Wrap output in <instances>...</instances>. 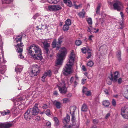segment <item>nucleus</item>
Returning a JSON list of instances; mask_svg holds the SVG:
<instances>
[{"label":"nucleus","mask_w":128,"mask_h":128,"mask_svg":"<svg viewBox=\"0 0 128 128\" xmlns=\"http://www.w3.org/2000/svg\"><path fill=\"white\" fill-rule=\"evenodd\" d=\"M104 92L105 93L107 94H109V93L108 92V90L106 89H105L104 90Z\"/></svg>","instance_id":"bf43d9fd"},{"label":"nucleus","mask_w":128,"mask_h":128,"mask_svg":"<svg viewBox=\"0 0 128 128\" xmlns=\"http://www.w3.org/2000/svg\"><path fill=\"white\" fill-rule=\"evenodd\" d=\"M93 36L92 35H91L89 36V38L88 39L90 40H92V37H93Z\"/></svg>","instance_id":"0e129e2a"},{"label":"nucleus","mask_w":128,"mask_h":128,"mask_svg":"<svg viewBox=\"0 0 128 128\" xmlns=\"http://www.w3.org/2000/svg\"><path fill=\"white\" fill-rule=\"evenodd\" d=\"M33 116L29 109L24 113V118L27 121H29Z\"/></svg>","instance_id":"9b49d317"},{"label":"nucleus","mask_w":128,"mask_h":128,"mask_svg":"<svg viewBox=\"0 0 128 128\" xmlns=\"http://www.w3.org/2000/svg\"><path fill=\"white\" fill-rule=\"evenodd\" d=\"M76 107L74 106H71L70 108V113L72 116V120L74 121L75 120L74 116V112L76 109Z\"/></svg>","instance_id":"f8f14e48"},{"label":"nucleus","mask_w":128,"mask_h":128,"mask_svg":"<svg viewBox=\"0 0 128 128\" xmlns=\"http://www.w3.org/2000/svg\"><path fill=\"white\" fill-rule=\"evenodd\" d=\"M40 70L39 65L38 66L37 64L33 65L32 66V71L30 74L31 77H32L34 76H36L40 73Z\"/></svg>","instance_id":"20e7f679"},{"label":"nucleus","mask_w":128,"mask_h":128,"mask_svg":"<svg viewBox=\"0 0 128 128\" xmlns=\"http://www.w3.org/2000/svg\"><path fill=\"white\" fill-rule=\"evenodd\" d=\"M82 68L83 70L84 71L86 72V68L84 66H82Z\"/></svg>","instance_id":"603ef678"},{"label":"nucleus","mask_w":128,"mask_h":128,"mask_svg":"<svg viewBox=\"0 0 128 128\" xmlns=\"http://www.w3.org/2000/svg\"><path fill=\"white\" fill-rule=\"evenodd\" d=\"M42 107L44 109L48 107V106L46 104H45L43 105Z\"/></svg>","instance_id":"49530a36"},{"label":"nucleus","mask_w":128,"mask_h":128,"mask_svg":"<svg viewBox=\"0 0 128 128\" xmlns=\"http://www.w3.org/2000/svg\"><path fill=\"white\" fill-rule=\"evenodd\" d=\"M1 124L2 128H10L13 125V124L10 123H2Z\"/></svg>","instance_id":"4468645a"},{"label":"nucleus","mask_w":128,"mask_h":128,"mask_svg":"<svg viewBox=\"0 0 128 128\" xmlns=\"http://www.w3.org/2000/svg\"><path fill=\"white\" fill-rule=\"evenodd\" d=\"M86 78H83L82 80V84H84V82L86 80Z\"/></svg>","instance_id":"864d4df0"},{"label":"nucleus","mask_w":128,"mask_h":128,"mask_svg":"<svg viewBox=\"0 0 128 128\" xmlns=\"http://www.w3.org/2000/svg\"><path fill=\"white\" fill-rule=\"evenodd\" d=\"M46 125L49 127H50L51 126V123L50 122H48L46 123Z\"/></svg>","instance_id":"3c124183"},{"label":"nucleus","mask_w":128,"mask_h":128,"mask_svg":"<svg viewBox=\"0 0 128 128\" xmlns=\"http://www.w3.org/2000/svg\"><path fill=\"white\" fill-rule=\"evenodd\" d=\"M69 7H71L72 6V3L71 1L70 0H68L67 3L66 4Z\"/></svg>","instance_id":"c9c22d12"},{"label":"nucleus","mask_w":128,"mask_h":128,"mask_svg":"<svg viewBox=\"0 0 128 128\" xmlns=\"http://www.w3.org/2000/svg\"><path fill=\"white\" fill-rule=\"evenodd\" d=\"M38 105L37 104H36L32 108H30L29 109L33 116L36 115L40 112V110L38 109L37 106Z\"/></svg>","instance_id":"6e6552de"},{"label":"nucleus","mask_w":128,"mask_h":128,"mask_svg":"<svg viewBox=\"0 0 128 128\" xmlns=\"http://www.w3.org/2000/svg\"><path fill=\"white\" fill-rule=\"evenodd\" d=\"M122 82V79L121 78H120L118 80V84H120Z\"/></svg>","instance_id":"13d9d810"},{"label":"nucleus","mask_w":128,"mask_h":128,"mask_svg":"<svg viewBox=\"0 0 128 128\" xmlns=\"http://www.w3.org/2000/svg\"><path fill=\"white\" fill-rule=\"evenodd\" d=\"M22 68L23 67L22 66L17 65L15 68V71L17 73H20L22 71Z\"/></svg>","instance_id":"dca6fc26"},{"label":"nucleus","mask_w":128,"mask_h":128,"mask_svg":"<svg viewBox=\"0 0 128 128\" xmlns=\"http://www.w3.org/2000/svg\"><path fill=\"white\" fill-rule=\"evenodd\" d=\"M88 108L87 106L85 104H83L81 108V111L83 112H86Z\"/></svg>","instance_id":"a211bd4d"},{"label":"nucleus","mask_w":128,"mask_h":128,"mask_svg":"<svg viewBox=\"0 0 128 128\" xmlns=\"http://www.w3.org/2000/svg\"><path fill=\"white\" fill-rule=\"evenodd\" d=\"M48 2L51 4H57V0H47Z\"/></svg>","instance_id":"a878e982"},{"label":"nucleus","mask_w":128,"mask_h":128,"mask_svg":"<svg viewBox=\"0 0 128 128\" xmlns=\"http://www.w3.org/2000/svg\"><path fill=\"white\" fill-rule=\"evenodd\" d=\"M48 10L51 11H55L54 8V5H51L50 6H49L48 7Z\"/></svg>","instance_id":"c85d7f7f"},{"label":"nucleus","mask_w":128,"mask_h":128,"mask_svg":"<svg viewBox=\"0 0 128 128\" xmlns=\"http://www.w3.org/2000/svg\"><path fill=\"white\" fill-rule=\"evenodd\" d=\"M50 72V70H49L46 72V74L47 76H50L51 75Z\"/></svg>","instance_id":"09e8293b"},{"label":"nucleus","mask_w":128,"mask_h":128,"mask_svg":"<svg viewBox=\"0 0 128 128\" xmlns=\"http://www.w3.org/2000/svg\"><path fill=\"white\" fill-rule=\"evenodd\" d=\"M47 76V74L45 73L42 76V79H44Z\"/></svg>","instance_id":"5fc2aeb1"},{"label":"nucleus","mask_w":128,"mask_h":128,"mask_svg":"<svg viewBox=\"0 0 128 128\" xmlns=\"http://www.w3.org/2000/svg\"><path fill=\"white\" fill-rule=\"evenodd\" d=\"M82 52L84 54H85L86 52V50L85 48L84 47L82 48L81 49Z\"/></svg>","instance_id":"79ce46f5"},{"label":"nucleus","mask_w":128,"mask_h":128,"mask_svg":"<svg viewBox=\"0 0 128 128\" xmlns=\"http://www.w3.org/2000/svg\"><path fill=\"white\" fill-rule=\"evenodd\" d=\"M112 105L114 106H115L116 105V102L114 99H113L112 100Z\"/></svg>","instance_id":"ea45409f"},{"label":"nucleus","mask_w":128,"mask_h":128,"mask_svg":"<svg viewBox=\"0 0 128 128\" xmlns=\"http://www.w3.org/2000/svg\"><path fill=\"white\" fill-rule=\"evenodd\" d=\"M15 40H16V42H20V43L21 42L22 40V37L21 36L20 38H18L17 37H16L15 38Z\"/></svg>","instance_id":"f704fd0d"},{"label":"nucleus","mask_w":128,"mask_h":128,"mask_svg":"<svg viewBox=\"0 0 128 128\" xmlns=\"http://www.w3.org/2000/svg\"><path fill=\"white\" fill-rule=\"evenodd\" d=\"M69 28V26L65 24L63 27V29L64 31H66L68 30Z\"/></svg>","instance_id":"bb28decb"},{"label":"nucleus","mask_w":128,"mask_h":128,"mask_svg":"<svg viewBox=\"0 0 128 128\" xmlns=\"http://www.w3.org/2000/svg\"><path fill=\"white\" fill-rule=\"evenodd\" d=\"M110 102L108 100H104L102 102V104L106 107L110 105Z\"/></svg>","instance_id":"412c9836"},{"label":"nucleus","mask_w":128,"mask_h":128,"mask_svg":"<svg viewBox=\"0 0 128 128\" xmlns=\"http://www.w3.org/2000/svg\"><path fill=\"white\" fill-rule=\"evenodd\" d=\"M100 4H98L96 10V13L97 14H99L100 12Z\"/></svg>","instance_id":"cd10ccee"},{"label":"nucleus","mask_w":128,"mask_h":128,"mask_svg":"<svg viewBox=\"0 0 128 128\" xmlns=\"http://www.w3.org/2000/svg\"><path fill=\"white\" fill-rule=\"evenodd\" d=\"M75 43L76 46H79L81 44L82 42L80 40H77L76 41Z\"/></svg>","instance_id":"c756f323"},{"label":"nucleus","mask_w":128,"mask_h":128,"mask_svg":"<svg viewBox=\"0 0 128 128\" xmlns=\"http://www.w3.org/2000/svg\"><path fill=\"white\" fill-rule=\"evenodd\" d=\"M57 86L58 87V89L60 93L62 94H65L66 92L67 88L66 86L65 82L64 80H62V82L57 84Z\"/></svg>","instance_id":"423d86ee"},{"label":"nucleus","mask_w":128,"mask_h":128,"mask_svg":"<svg viewBox=\"0 0 128 128\" xmlns=\"http://www.w3.org/2000/svg\"><path fill=\"white\" fill-rule=\"evenodd\" d=\"M72 125H65L63 126V128H72Z\"/></svg>","instance_id":"a18cd8bd"},{"label":"nucleus","mask_w":128,"mask_h":128,"mask_svg":"<svg viewBox=\"0 0 128 128\" xmlns=\"http://www.w3.org/2000/svg\"><path fill=\"white\" fill-rule=\"evenodd\" d=\"M101 21V24L102 25V24L103 22L104 21V19L103 18H100L99 19Z\"/></svg>","instance_id":"6e6d98bb"},{"label":"nucleus","mask_w":128,"mask_h":128,"mask_svg":"<svg viewBox=\"0 0 128 128\" xmlns=\"http://www.w3.org/2000/svg\"><path fill=\"white\" fill-rule=\"evenodd\" d=\"M40 119V116H37L36 117V120H39Z\"/></svg>","instance_id":"4d7b16f0"},{"label":"nucleus","mask_w":128,"mask_h":128,"mask_svg":"<svg viewBox=\"0 0 128 128\" xmlns=\"http://www.w3.org/2000/svg\"><path fill=\"white\" fill-rule=\"evenodd\" d=\"M5 112H4V113L5 114H5V115L8 114L10 112V110H5Z\"/></svg>","instance_id":"8fccbe9b"},{"label":"nucleus","mask_w":128,"mask_h":128,"mask_svg":"<svg viewBox=\"0 0 128 128\" xmlns=\"http://www.w3.org/2000/svg\"><path fill=\"white\" fill-rule=\"evenodd\" d=\"M51 112H50V110L49 109H47L46 111L45 112V114L46 115L48 116H50Z\"/></svg>","instance_id":"473e14b6"},{"label":"nucleus","mask_w":128,"mask_h":128,"mask_svg":"<svg viewBox=\"0 0 128 128\" xmlns=\"http://www.w3.org/2000/svg\"><path fill=\"white\" fill-rule=\"evenodd\" d=\"M114 2L115 3L113 4L114 9L117 10L118 11H120L121 10V3L118 0H115Z\"/></svg>","instance_id":"9d476101"},{"label":"nucleus","mask_w":128,"mask_h":128,"mask_svg":"<svg viewBox=\"0 0 128 128\" xmlns=\"http://www.w3.org/2000/svg\"><path fill=\"white\" fill-rule=\"evenodd\" d=\"M55 11L60 10L62 9V7L59 5H54Z\"/></svg>","instance_id":"393cba45"},{"label":"nucleus","mask_w":128,"mask_h":128,"mask_svg":"<svg viewBox=\"0 0 128 128\" xmlns=\"http://www.w3.org/2000/svg\"><path fill=\"white\" fill-rule=\"evenodd\" d=\"M40 16V14L38 13H37L34 15L33 17V18L35 20L36 18Z\"/></svg>","instance_id":"c03bdc74"},{"label":"nucleus","mask_w":128,"mask_h":128,"mask_svg":"<svg viewBox=\"0 0 128 128\" xmlns=\"http://www.w3.org/2000/svg\"><path fill=\"white\" fill-rule=\"evenodd\" d=\"M28 54L35 60L41 59L42 50L39 46L36 44H33L28 47L26 49Z\"/></svg>","instance_id":"f257e3e1"},{"label":"nucleus","mask_w":128,"mask_h":128,"mask_svg":"<svg viewBox=\"0 0 128 128\" xmlns=\"http://www.w3.org/2000/svg\"><path fill=\"white\" fill-rule=\"evenodd\" d=\"M85 14L84 10L82 9V12H79L78 15L80 18H84V17Z\"/></svg>","instance_id":"aec40b11"},{"label":"nucleus","mask_w":128,"mask_h":128,"mask_svg":"<svg viewBox=\"0 0 128 128\" xmlns=\"http://www.w3.org/2000/svg\"><path fill=\"white\" fill-rule=\"evenodd\" d=\"M72 96V94L71 93H69L67 95V97L68 98H70Z\"/></svg>","instance_id":"69168bd1"},{"label":"nucleus","mask_w":128,"mask_h":128,"mask_svg":"<svg viewBox=\"0 0 128 128\" xmlns=\"http://www.w3.org/2000/svg\"><path fill=\"white\" fill-rule=\"evenodd\" d=\"M88 56L86 57V58L88 59L90 58L91 56V52H88Z\"/></svg>","instance_id":"de8ad7c7"},{"label":"nucleus","mask_w":128,"mask_h":128,"mask_svg":"<svg viewBox=\"0 0 128 128\" xmlns=\"http://www.w3.org/2000/svg\"><path fill=\"white\" fill-rule=\"evenodd\" d=\"M110 116V113H108L106 115V116L105 117V118L106 119H107Z\"/></svg>","instance_id":"680f3d73"},{"label":"nucleus","mask_w":128,"mask_h":128,"mask_svg":"<svg viewBox=\"0 0 128 128\" xmlns=\"http://www.w3.org/2000/svg\"><path fill=\"white\" fill-rule=\"evenodd\" d=\"M86 20L88 24H89L90 25L92 24V18H88L87 20Z\"/></svg>","instance_id":"2f4dec72"},{"label":"nucleus","mask_w":128,"mask_h":128,"mask_svg":"<svg viewBox=\"0 0 128 128\" xmlns=\"http://www.w3.org/2000/svg\"><path fill=\"white\" fill-rule=\"evenodd\" d=\"M41 42L43 45L44 52L47 54H49L50 53L49 48L50 47V44L48 43L47 40H43Z\"/></svg>","instance_id":"0eeeda50"},{"label":"nucleus","mask_w":128,"mask_h":128,"mask_svg":"<svg viewBox=\"0 0 128 128\" xmlns=\"http://www.w3.org/2000/svg\"><path fill=\"white\" fill-rule=\"evenodd\" d=\"M66 50L64 47L61 48V50H60L57 56L58 58L55 61L56 66L61 65L62 64L64 58L66 54Z\"/></svg>","instance_id":"7ed1b4c3"},{"label":"nucleus","mask_w":128,"mask_h":128,"mask_svg":"<svg viewBox=\"0 0 128 128\" xmlns=\"http://www.w3.org/2000/svg\"><path fill=\"white\" fill-rule=\"evenodd\" d=\"M53 103L57 108L59 109L61 108V104L60 102L55 101L53 102Z\"/></svg>","instance_id":"f3484780"},{"label":"nucleus","mask_w":128,"mask_h":128,"mask_svg":"<svg viewBox=\"0 0 128 128\" xmlns=\"http://www.w3.org/2000/svg\"><path fill=\"white\" fill-rule=\"evenodd\" d=\"M54 125L56 126H58L59 124V122L58 118L56 117H54Z\"/></svg>","instance_id":"5701e85b"},{"label":"nucleus","mask_w":128,"mask_h":128,"mask_svg":"<svg viewBox=\"0 0 128 128\" xmlns=\"http://www.w3.org/2000/svg\"><path fill=\"white\" fill-rule=\"evenodd\" d=\"M87 65L90 67L92 66L94 64V63L92 61H89L87 64Z\"/></svg>","instance_id":"72a5a7b5"},{"label":"nucleus","mask_w":128,"mask_h":128,"mask_svg":"<svg viewBox=\"0 0 128 128\" xmlns=\"http://www.w3.org/2000/svg\"><path fill=\"white\" fill-rule=\"evenodd\" d=\"M63 39V37L62 36H60L59 38L58 39V42L57 43L58 44L57 45H58V46L56 48V50H58L60 46V45L62 43V40Z\"/></svg>","instance_id":"2eb2a0df"},{"label":"nucleus","mask_w":128,"mask_h":128,"mask_svg":"<svg viewBox=\"0 0 128 128\" xmlns=\"http://www.w3.org/2000/svg\"><path fill=\"white\" fill-rule=\"evenodd\" d=\"M121 115L124 118H128V107H124L121 108Z\"/></svg>","instance_id":"1a4fd4ad"},{"label":"nucleus","mask_w":128,"mask_h":128,"mask_svg":"<svg viewBox=\"0 0 128 128\" xmlns=\"http://www.w3.org/2000/svg\"><path fill=\"white\" fill-rule=\"evenodd\" d=\"M58 44V43H56V39H55L53 41L52 43V46L53 48H55L56 47H57L58 46V45L57 44Z\"/></svg>","instance_id":"4be33fe9"},{"label":"nucleus","mask_w":128,"mask_h":128,"mask_svg":"<svg viewBox=\"0 0 128 128\" xmlns=\"http://www.w3.org/2000/svg\"><path fill=\"white\" fill-rule=\"evenodd\" d=\"M74 56L73 52L71 53V56L68 60V63L66 64L63 68L62 72L65 76H68L72 72V67L74 65Z\"/></svg>","instance_id":"f03ea898"},{"label":"nucleus","mask_w":128,"mask_h":128,"mask_svg":"<svg viewBox=\"0 0 128 128\" xmlns=\"http://www.w3.org/2000/svg\"><path fill=\"white\" fill-rule=\"evenodd\" d=\"M74 86L75 87L76 85L78 84V83L76 80H75L74 82Z\"/></svg>","instance_id":"338daca9"},{"label":"nucleus","mask_w":128,"mask_h":128,"mask_svg":"<svg viewBox=\"0 0 128 128\" xmlns=\"http://www.w3.org/2000/svg\"><path fill=\"white\" fill-rule=\"evenodd\" d=\"M54 95L57 96L58 95V92L57 91H56L54 92Z\"/></svg>","instance_id":"774afa93"},{"label":"nucleus","mask_w":128,"mask_h":128,"mask_svg":"<svg viewBox=\"0 0 128 128\" xmlns=\"http://www.w3.org/2000/svg\"><path fill=\"white\" fill-rule=\"evenodd\" d=\"M82 6V4H79L78 5L76 6L75 5V8L77 9H78V7H80Z\"/></svg>","instance_id":"052dcab7"},{"label":"nucleus","mask_w":128,"mask_h":128,"mask_svg":"<svg viewBox=\"0 0 128 128\" xmlns=\"http://www.w3.org/2000/svg\"><path fill=\"white\" fill-rule=\"evenodd\" d=\"M116 56L118 60L120 61L121 60V52L120 51H118L117 52Z\"/></svg>","instance_id":"b1692460"},{"label":"nucleus","mask_w":128,"mask_h":128,"mask_svg":"<svg viewBox=\"0 0 128 128\" xmlns=\"http://www.w3.org/2000/svg\"><path fill=\"white\" fill-rule=\"evenodd\" d=\"M65 24L69 26L71 24V22L70 19H68L65 22Z\"/></svg>","instance_id":"7c9ffc66"},{"label":"nucleus","mask_w":128,"mask_h":128,"mask_svg":"<svg viewBox=\"0 0 128 128\" xmlns=\"http://www.w3.org/2000/svg\"><path fill=\"white\" fill-rule=\"evenodd\" d=\"M92 122L94 124H96L98 123V121L97 120L94 119L93 120Z\"/></svg>","instance_id":"a19ab883"},{"label":"nucleus","mask_w":128,"mask_h":128,"mask_svg":"<svg viewBox=\"0 0 128 128\" xmlns=\"http://www.w3.org/2000/svg\"><path fill=\"white\" fill-rule=\"evenodd\" d=\"M74 80V78L73 77H71V78L70 80V82L71 83H72Z\"/></svg>","instance_id":"e2e57ef3"},{"label":"nucleus","mask_w":128,"mask_h":128,"mask_svg":"<svg viewBox=\"0 0 128 128\" xmlns=\"http://www.w3.org/2000/svg\"><path fill=\"white\" fill-rule=\"evenodd\" d=\"M63 101L64 103H66L68 102L70 100L68 98H64L63 100Z\"/></svg>","instance_id":"58836bf2"},{"label":"nucleus","mask_w":128,"mask_h":128,"mask_svg":"<svg viewBox=\"0 0 128 128\" xmlns=\"http://www.w3.org/2000/svg\"><path fill=\"white\" fill-rule=\"evenodd\" d=\"M70 116L68 114H67L66 117L64 118L63 120V122L64 123L65 122L66 123L69 122L70 121Z\"/></svg>","instance_id":"6ab92c4d"},{"label":"nucleus","mask_w":128,"mask_h":128,"mask_svg":"<svg viewBox=\"0 0 128 128\" xmlns=\"http://www.w3.org/2000/svg\"><path fill=\"white\" fill-rule=\"evenodd\" d=\"M87 88L83 86L82 90V92L83 94H85L87 91Z\"/></svg>","instance_id":"e433bc0d"},{"label":"nucleus","mask_w":128,"mask_h":128,"mask_svg":"<svg viewBox=\"0 0 128 128\" xmlns=\"http://www.w3.org/2000/svg\"><path fill=\"white\" fill-rule=\"evenodd\" d=\"M26 96H21L18 99L19 100H25L26 98Z\"/></svg>","instance_id":"4c0bfd02"},{"label":"nucleus","mask_w":128,"mask_h":128,"mask_svg":"<svg viewBox=\"0 0 128 128\" xmlns=\"http://www.w3.org/2000/svg\"><path fill=\"white\" fill-rule=\"evenodd\" d=\"M114 78H113V75L112 74H111L110 78V80H113L114 82L117 81V79L118 78V72H114Z\"/></svg>","instance_id":"ddd939ff"},{"label":"nucleus","mask_w":128,"mask_h":128,"mask_svg":"<svg viewBox=\"0 0 128 128\" xmlns=\"http://www.w3.org/2000/svg\"><path fill=\"white\" fill-rule=\"evenodd\" d=\"M24 46L23 43L22 42L20 43V44H18L14 46V47L16 48V51L19 54L18 55V57L21 59L24 58V56L22 54V52L23 50V47Z\"/></svg>","instance_id":"39448f33"},{"label":"nucleus","mask_w":128,"mask_h":128,"mask_svg":"<svg viewBox=\"0 0 128 128\" xmlns=\"http://www.w3.org/2000/svg\"><path fill=\"white\" fill-rule=\"evenodd\" d=\"M91 92L90 91H88L85 93L86 96H90L91 95Z\"/></svg>","instance_id":"37998d69"}]
</instances>
